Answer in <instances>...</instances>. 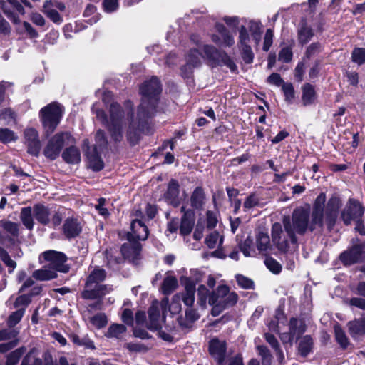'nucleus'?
<instances>
[{
  "mask_svg": "<svg viewBox=\"0 0 365 365\" xmlns=\"http://www.w3.org/2000/svg\"><path fill=\"white\" fill-rule=\"evenodd\" d=\"M125 109L117 103H111L108 119L106 113L93 105V113L103 125L108 128L112 140L120 143L123 140L124 126L128 124L126 137L128 141L132 145H136L143 133L148 129L149 121L154 115L152 111L143 110L142 107H138L136 115L133 111V104L131 101L125 102Z\"/></svg>",
  "mask_w": 365,
  "mask_h": 365,
  "instance_id": "f257e3e1",
  "label": "nucleus"
},
{
  "mask_svg": "<svg viewBox=\"0 0 365 365\" xmlns=\"http://www.w3.org/2000/svg\"><path fill=\"white\" fill-rule=\"evenodd\" d=\"M283 225L289 240L286 237L281 224L275 222L272 227V242L280 252L294 254L297 249V234L304 235L308 230L322 229L324 225L321 222L314 223L309 210L298 207L293 211L291 219L284 218Z\"/></svg>",
  "mask_w": 365,
  "mask_h": 365,
  "instance_id": "f03ea898",
  "label": "nucleus"
},
{
  "mask_svg": "<svg viewBox=\"0 0 365 365\" xmlns=\"http://www.w3.org/2000/svg\"><path fill=\"white\" fill-rule=\"evenodd\" d=\"M237 299V294L230 292L227 286H219L209 297L208 303L212 307L211 314L214 317L220 315L225 309L234 306Z\"/></svg>",
  "mask_w": 365,
  "mask_h": 365,
  "instance_id": "7ed1b4c3",
  "label": "nucleus"
},
{
  "mask_svg": "<svg viewBox=\"0 0 365 365\" xmlns=\"http://www.w3.org/2000/svg\"><path fill=\"white\" fill-rule=\"evenodd\" d=\"M140 93L142 96L141 103L138 107L143 106V110L152 111V114L156 113V106L161 93V84L158 78L153 76L145 81L140 87Z\"/></svg>",
  "mask_w": 365,
  "mask_h": 365,
  "instance_id": "20e7f679",
  "label": "nucleus"
},
{
  "mask_svg": "<svg viewBox=\"0 0 365 365\" xmlns=\"http://www.w3.org/2000/svg\"><path fill=\"white\" fill-rule=\"evenodd\" d=\"M40 113L44 133L49 136L60 123L62 116L61 109L58 104L52 103L43 108Z\"/></svg>",
  "mask_w": 365,
  "mask_h": 365,
  "instance_id": "39448f33",
  "label": "nucleus"
},
{
  "mask_svg": "<svg viewBox=\"0 0 365 365\" xmlns=\"http://www.w3.org/2000/svg\"><path fill=\"white\" fill-rule=\"evenodd\" d=\"M364 212V207L359 201L350 199L341 212V218L344 224L348 225L351 221H355V229L362 235H365V229H361V218Z\"/></svg>",
  "mask_w": 365,
  "mask_h": 365,
  "instance_id": "423d86ee",
  "label": "nucleus"
},
{
  "mask_svg": "<svg viewBox=\"0 0 365 365\" xmlns=\"http://www.w3.org/2000/svg\"><path fill=\"white\" fill-rule=\"evenodd\" d=\"M74 139L68 132H61L54 135L48 142L43 154L50 160H55L59 155L63 145L73 143Z\"/></svg>",
  "mask_w": 365,
  "mask_h": 365,
  "instance_id": "0eeeda50",
  "label": "nucleus"
},
{
  "mask_svg": "<svg viewBox=\"0 0 365 365\" xmlns=\"http://www.w3.org/2000/svg\"><path fill=\"white\" fill-rule=\"evenodd\" d=\"M41 256L48 262L49 267L56 272V271L63 273L68 272L69 267L66 264L67 257L64 253L51 250L43 252Z\"/></svg>",
  "mask_w": 365,
  "mask_h": 365,
  "instance_id": "6e6552de",
  "label": "nucleus"
},
{
  "mask_svg": "<svg viewBox=\"0 0 365 365\" xmlns=\"http://www.w3.org/2000/svg\"><path fill=\"white\" fill-rule=\"evenodd\" d=\"M203 50L207 59L216 64H222L234 71L237 66L230 56L224 51L217 50L211 45H204Z\"/></svg>",
  "mask_w": 365,
  "mask_h": 365,
  "instance_id": "1a4fd4ad",
  "label": "nucleus"
},
{
  "mask_svg": "<svg viewBox=\"0 0 365 365\" xmlns=\"http://www.w3.org/2000/svg\"><path fill=\"white\" fill-rule=\"evenodd\" d=\"M306 324L302 319L294 317L290 319L289 322V332L280 334V339L284 344H289L292 345L293 340L298 339L306 331Z\"/></svg>",
  "mask_w": 365,
  "mask_h": 365,
  "instance_id": "9d476101",
  "label": "nucleus"
},
{
  "mask_svg": "<svg viewBox=\"0 0 365 365\" xmlns=\"http://www.w3.org/2000/svg\"><path fill=\"white\" fill-rule=\"evenodd\" d=\"M339 259L346 266L365 261V242L355 245L343 252L340 255Z\"/></svg>",
  "mask_w": 365,
  "mask_h": 365,
  "instance_id": "9b49d317",
  "label": "nucleus"
},
{
  "mask_svg": "<svg viewBox=\"0 0 365 365\" xmlns=\"http://www.w3.org/2000/svg\"><path fill=\"white\" fill-rule=\"evenodd\" d=\"M148 236V229L141 220H133L131 232L128 233V241L145 240Z\"/></svg>",
  "mask_w": 365,
  "mask_h": 365,
  "instance_id": "f8f14e48",
  "label": "nucleus"
},
{
  "mask_svg": "<svg viewBox=\"0 0 365 365\" xmlns=\"http://www.w3.org/2000/svg\"><path fill=\"white\" fill-rule=\"evenodd\" d=\"M209 351L210 355L217 361L218 365H225L226 354V343L218 339H213L210 341Z\"/></svg>",
  "mask_w": 365,
  "mask_h": 365,
  "instance_id": "ddd939ff",
  "label": "nucleus"
},
{
  "mask_svg": "<svg viewBox=\"0 0 365 365\" xmlns=\"http://www.w3.org/2000/svg\"><path fill=\"white\" fill-rule=\"evenodd\" d=\"M201 54L197 49H191L187 56V63L182 67V76L184 78H188L192 73V68L199 66L201 64Z\"/></svg>",
  "mask_w": 365,
  "mask_h": 365,
  "instance_id": "4468645a",
  "label": "nucleus"
},
{
  "mask_svg": "<svg viewBox=\"0 0 365 365\" xmlns=\"http://www.w3.org/2000/svg\"><path fill=\"white\" fill-rule=\"evenodd\" d=\"M339 207V200L338 198L332 197L329 200L326 212L324 213V221L329 230H331L336 223Z\"/></svg>",
  "mask_w": 365,
  "mask_h": 365,
  "instance_id": "2eb2a0df",
  "label": "nucleus"
},
{
  "mask_svg": "<svg viewBox=\"0 0 365 365\" xmlns=\"http://www.w3.org/2000/svg\"><path fill=\"white\" fill-rule=\"evenodd\" d=\"M149 324L148 328L150 330H160L161 324L165 317L160 318V309L158 301H154L148 309Z\"/></svg>",
  "mask_w": 365,
  "mask_h": 365,
  "instance_id": "dca6fc26",
  "label": "nucleus"
},
{
  "mask_svg": "<svg viewBox=\"0 0 365 365\" xmlns=\"http://www.w3.org/2000/svg\"><path fill=\"white\" fill-rule=\"evenodd\" d=\"M354 292L362 297H354L346 300V304L365 311V281L359 282Z\"/></svg>",
  "mask_w": 365,
  "mask_h": 365,
  "instance_id": "f3484780",
  "label": "nucleus"
},
{
  "mask_svg": "<svg viewBox=\"0 0 365 365\" xmlns=\"http://www.w3.org/2000/svg\"><path fill=\"white\" fill-rule=\"evenodd\" d=\"M113 287L109 285L96 284L93 287L84 289L81 296L83 299H95L102 298L106 294L110 293Z\"/></svg>",
  "mask_w": 365,
  "mask_h": 365,
  "instance_id": "a211bd4d",
  "label": "nucleus"
},
{
  "mask_svg": "<svg viewBox=\"0 0 365 365\" xmlns=\"http://www.w3.org/2000/svg\"><path fill=\"white\" fill-rule=\"evenodd\" d=\"M179 193V183L177 180L173 179L168 183L167 191L164 194V198L168 203L177 207L180 203Z\"/></svg>",
  "mask_w": 365,
  "mask_h": 365,
  "instance_id": "6ab92c4d",
  "label": "nucleus"
},
{
  "mask_svg": "<svg viewBox=\"0 0 365 365\" xmlns=\"http://www.w3.org/2000/svg\"><path fill=\"white\" fill-rule=\"evenodd\" d=\"M2 9L6 16L12 20L14 23H18L19 19L14 14V11L23 14L24 9L21 4L18 0H7L6 4H2Z\"/></svg>",
  "mask_w": 365,
  "mask_h": 365,
  "instance_id": "aec40b11",
  "label": "nucleus"
},
{
  "mask_svg": "<svg viewBox=\"0 0 365 365\" xmlns=\"http://www.w3.org/2000/svg\"><path fill=\"white\" fill-rule=\"evenodd\" d=\"M182 282L185 286V293L182 295V301L185 305L191 307L195 302L196 282L189 277H183Z\"/></svg>",
  "mask_w": 365,
  "mask_h": 365,
  "instance_id": "412c9836",
  "label": "nucleus"
},
{
  "mask_svg": "<svg viewBox=\"0 0 365 365\" xmlns=\"http://www.w3.org/2000/svg\"><path fill=\"white\" fill-rule=\"evenodd\" d=\"M82 227L77 219L68 217L63 225V232L68 239L74 238L81 232Z\"/></svg>",
  "mask_w": 365,
  "mask_h": 365,
  "instance_id": "4be33fe9",
  "label": "nucleus"
},
{
  "mask_svg": "<svg viewBox=\"0 0 365 365\" xmlns=\"http://www.w3.org/2000/svg\"><path fill=\"white\" fill-rule=\"evenodd\" d=\"M326 201V195L321 193L316 198L311 212V217H314V222H321L324 225V207Z\"/></svg>",
  "mask_w": 365,
  "mask_h": 365,
  "instance_id": "5701e85b",
  "label": "nucleus"
},
{
  "mask_svg": "<svg viewBox=\"0 0 365 365\" xmlns=\"http://www.w3.org/2000/svg\"><path fill=\"white\" fill-rule=\"evenodd\" d=\"M256 247L259 252L262 255H266L272 253V247L267 232H258L256 235Z\"/></svg>",
  "mask_w": 365,
  "mask_h": 365,
  "instance_id": "b1692460",
  "label": "nucleus"
},
{
  "mask_svg": "<svg viewBox=\"0 0 365 365\" xmlns=\"http://www.w3.org/2000/svg\"><path fill=\"white\" fill-rule=\"evenodd\" d=\"M140 244L135 241H128V242L124 243L120 248L122 255L128 259H135L140 254Z\"/></svg>",
  "mask_w": 365,
  "mask_h": 365,
  "instance_id": "393cba45",
  "label": "nucleus"
},
{
  "mask_svg": "<svg viewBox=\"0 0 365 365\" xmlns=\"http://www.w3.org/2000/svg\"><path fill=\"white\" fill-rule=\"evenodd\" d=\"M33 215L36 220L43 225H46L50 222V210L42 204L34 205Z\"/></svg>",
  "mask_w": 365,
  "mask_h": 365,
  "instance_id": "a878e982",
  "label": "nucleus"
},
{
  "mask_svg": "<svg viewBox=\"0 0 365 365\" xmlns=\"http://www.w3.org/2000/svg\"><path fill=\"white\" fill-rule=\"evenodd\" d=\"M181 211L184 212L182 217L181 225L180 227V234L187 235L190 233L194 225V218L191 211H185L184 207H181Z\"/></svg>",
  "mask_w": 365,
  "mask_h": 365,
  "instance_id": "bb28decb",
  "label": "nucleus"
},
{
  "mask_svg": "<svg viewBox=\"0 0 365 365\" xmlns=\"http://www.w3.org/2000/svg\"><path fill=\"white\" fill-rule=\"evenodd\" d=\"M106 277V272L102 269H95L91 272L86 282L85 289H91L96 284L103 281Z\"/></svg>",
  "mask_w": 365,
  "mask_h": 365,
  "instance_id": "cd10ccee",
  "label": "nucleus"
},
{
  "mask_svg": "<svg viewBox=\"0 0 365 365\" xmlns=\"http://www.w3.org/2000/svg\"><path fill=\"white\" fill-rule=\"evenodd\" d=\"M62 158L67 163L78 164L81 161V153L76 147L70 146L63 152Z\"/></svg>",
  "mask_w": 365,
  "mask_h": 365,
  "instance_id": "c85d7f7f",
  "label": "nucleus"
},
{
  "mask_svg": "<svg viewBox=\"0 0 365 365\" xmlns=\"http://www.w3.org/2000/svg\"><path fill=\"white\" fill-rule=\"evenodd\" d=\"M298 41L302 44L308 43L314 36V31L305 21H302L297 31Z\"/></svg>",
  "mask_w": 365,
  "mask_h": 365,
  "instance_id": "c756f323",
  "label": "nucleus"
},
{
  "mask_svg": "<svg viewBox=\"0 0 365 365\" xmlns=\"http://www.w3.org/2000/svg\"><path fill=\"white\" fill-rule=\"evenodd\" d=\"M199 317L196 310L188 309L185 312V317L178 319L179 325L182 329H190L192 324L199 319Z\"/></svg>",
  "mask_w": 365,
  "mask_h": 365,
  "instance_id": "7c9ffc66",
  "label": "nucleus"
},
{
  "mask_svg": "<svg viewBox=\"0 0 365 365\" xmlns=\"http://www.w3.org/2000/svg\"><path fill=\"white\" fill-rule=\"evenodd\" d=\"M351 336L365 334V317L351 321L347 324Z\"/></svg>",
  "mask_w": 365,
  "mask_h": 365,
  "instance_id": "2f4dec72",
  "label": "nucleus"
},
{
  "mask_svg": "<svg viewBox=\"0 0 365 365\" xmlns=\"http://www.w3.org/2000/svg\"><path fill=\"white\" fill-rule=\"evenodd\" d=\"M313 339L309 335L302 337L298 345V351L303 357H306L312 351Z\"/></svg>",
  "mask_w": 365,
  "mask_h": 365,
  "instance_id": "473e14b6",
  "label": "nucleus"
},
{
  "mask_svg": "<svg viewBox=\"0 0 365 365\" xmlns=\"http://www.w3.org/2000/svg\"><path fill=\"white\" fill-rule=\"evenodd\" d=\"M42 11L56 24H61L63 21L58 12L53 9V3L51 0L46 1L43 6Z\"/></svg>",
  "mask_w": 365,
  "mask_h": 365,
  "instance_id": "72a5a7b5",
  "label": "nucleus"
},
{
  "mask_svg": "<svg viewBox=\"0 0 365 365\" xmlns=\"http://www.w3.org/2000/svg\"><path fill=\"white\" fill-rule=\"evenodd\" d=\"M262 24L260 22L255 21H250L248 23V27L247 28L248 30V33L251 34V36L256 44L258 46L262 37Z\"/></svg>",
  "mask_w": 365,
  "mask_h": 365,
  "instance_id": "f704fd0d",
  "label": "nucleus"
},
{
  "mask_svg": "<svg viewBox=\"0 0 365 365\" xmlns=\"http://www.w3.org/2000/svg\"><path fill=\"white\" fill-rule=\"evenodd\" d=\"M87 158L89 167L94 171H99L103 168V162L98 153V150H93L87 153Z\"/></svg>",
  "mask_w": 365,
  "mask_h": 365,
  "instance_id": "c9c22d12",
  "label": "nucleus"
},
{
  "mask_svg": "<svg viewBox=\"0 0 365 365\" xmlns=\"http://www.w3.org/2000/svg\"><path fill=\"white\" fill-rule=\"evenodd\" d=\"M33 207H26L21 210L20 219L23 225L29 230L34 228Z\"/></svg>",
  "mask_w": 365,
  "mask_h": 365,
  "instance_id": "e433bc0d",
  "label": "nucleus"
},
{
  "mask_svg": "<svg viewBox=\"0 0 365 365\" xmlns=\"http://www.w3.org/2000/svg\"><path fill=\"white\" fill-rule=\"evenodd\" d=\"M178 286V283L176 277L168 275L163 279L161 292L165 295H169L177 289Z\"/></svg>",
  "mask_w": 365,
  "mask_h": 365,
  "instance_id": "4c0bfd02",
  "label": "nucleus"
},
{
  "mask_svg": "<svg viewBox=\"0 0 365 365\" xmlns=\"http://www.w3.org/2000/svg\"><path fill=\"white\" fill-rule=\"evenodd\" d=\"M33 277L37 280L46 281L54 279L57 277L56 272L51 268H43L33 272Z\"/></svg>",
  "mask_w": 365,
  "mask_h": 365,
  "instance_id": "58836bf2",
  "label": "nucleus"
},
{
  "mask_svg": "<svg viewBox=\"0 0 365 365\" xmlns=\"http://www.w3.org/2000/svg\"><path fill=\"white\" fill-rule=\"evenodd\" d=\"M191 205L196 208L200 209L205 203V193L200 187H197L193 191L191 196Z\"/></svg>",
  "mask_w": 365,
  "mask_h": 365,
  "instance_id": "ea45409f",
  "label": "nucleus"
},
{
  "mask_svg": "<svg viewBox=\"0 0 365 365\" xmlns=\"http://www.w3.org/2000/svg\"><path fill=\"white\" fill-rule=\"evenodd\" d=\"M240 249L245 257H255L256 255L253 240L250 236H248L245 241L240 245Z\"/></svg>",
  "mask_w": 365,
  "mask_h": 365,
  "instance_id": "a19ab883",
  "label": "nucleus"
},
{
  "mask_svg": "<svg viewBox=\"0 0 365 365\" xmlns=\"http://www.w3.org/2000/svg\"><path fill=\"white\" fill-rule=\"evenodd\" d=\"M315 99L314 87L309 84H305L302 88V101L304 106L312 104Z\"/></svg>",
  "mask_w": 365,
  "mask_h": 365,
  "instance_id": "79ce46f5",
  "label": "nucleus"
},
{
  "mask_svg": "<svg viewBox=\"0 0 365 365\" xmlns=\"http://www.w3.org/2000/svg\"><path fill=\"white\" fill-rule=\"evenodd\" d=\"M264 338L266 341L272 347L275 351L276 355L279 360L282 361L284 359V354L282 350L280 349L279 344L276 337L269 333L264 334Z\"/></svg>",
  "mask_w": 365,
  "mask_h": 365,
  "instance_id": "37998d69",
  "label": "nucleus"
},
{
  "mask_svg": "<svg viewBox=\"0 0 365 365\" xmlns=\"http://www.w3.org/2000/svg\"><path fill=\"white\" fill-rule=\"evenodd\" d=\"M95 145L93 150H103L106 149L108 145V140L103 130H97L95 135Z\"/></svg>",
  "mask_w": 365,
  "mask_h": 365,
  "instance_id": "c03bdc74",
  "label": "nucleus"
},
{
  "mask_svg": "<svg viewBox=\"0 0 365 365\" xmlns=\"http://www.w3.org/2000/svg\"><path fill=\"white\" fill-rule=\"evenodd\" d=\"M334 334L336 340L339 343L340 346L342 349H346L349 344V341L344 331L340 326L336 325L334 327Z\"/></svg>",
  "mask_w": 365,
  "mask_h": 365,
  "instance_id": "a18cd8bd",
  "label": "nucleus"
},
{
  "mask_svg": "<svg viewBox=\"0 0 365 365\" xmlns=\"http://www.w3.org/2000/svg\"><path fill=\"white\" fill-rule=\"evenodd\" d=\"M126 331L123 324H115L109 327L106 336L108 338H120Z\"/></svg>",
  "mask_w": 365,
  "mask_h": 365,
  "instance_id": "49530a36",
  "label": "nucleus"
},
{
  "mask_svg": "<svg viewBox=\"0 0 365 365\" xmlns=\"http://www.w3.org/2000/svg\"><path fill=\"white\" fill-rule=\"evenodd\" d=\"M258 354L262 358V365H271L272 356L267 346L263 345L257 346Z\"/></svg>",
  "mask_w": 365,
  "mask_h": 365,
  "instance_id": "de8ad7c7",
  "label": "nucleus"
},
{
  "mask_svg": "<svg viewBox=\"0 0 365 365\" xmlns=\"http://www.w3.org/2000/svg\"><path fill=\"white\" fill-rule=\"evenodd\" d=\"M211 293H210L207 288L205 287V285H200L197 289V303L200 304V306L205 307L207 300H209V297Z\"/></svg>",
  "mask_w": 365,
  "mask_h": 365,
  "instance_id": "09e8293b",
  "label": "nucleus"
},
{
  "mask_svg": "<svg viewBox=\"0 0 365 365\" xmlns=\"http://www.w3.org/2000/svg\"><path fill=\"white\" fill-rule=\"evenodd\" d=\"M72 341L78 345L83 346L86 349H94L95 346L92 340L87 336L80 338L78 335L73 334L71 336Z\"/></svg>",
  "mask_w": 365,
  "mask_h": 365,
  "instance_id": "8fccbe9b",
  "label": "nucleus"
},
{
  "mask_svg": "<svg viewBox=\"0 0 365 365\" xmlns=\"http://www.w3.org/2000/svg\"><path fill=\"white\" fill-rule=\"evenodd\" d=\"M90 322L93 326L97 329H101L104 327L107 323V317L103 313H98L96 315L90 318Z\"/></svg>",
  "mask_w": 365,
  "mask_h": 365,
  "instance_id": "3c124183",
  "label": "nucleus"
},
{
  "mask_svg": "<svg viewBox=\"0 0 365 365\" xmlns=\"http://www.w3.org/2000/svg\"><path fill=\"white\" fill-rule=\"evenodd\" d=\"M24 314V309L20 308L16 311L12 312L7 320V325L9 327H13L17 324L22 319Z\"/></svg>",
  "mask_w": 365,
  "mask_h": 365,
  "instance_id": "603ef678",
  "label": "nucleus"
},
{
  "mask_svg": "<svg viewBox=\"0 0 365 365\" xmlns=\"http://www.w3.org/2000/svg\"><path fill=\"white\" fill-rule=\"evenodd\" d=\"M17 136L9 128H0V142L3 143H9L16 141Z\"/></svg>",
  "mask_w": 365,
  "mask_h": 365,
  "instance_id": "864d4df0",
  "label": "nucleus"
},
{
  "mask_svg": "<svg viewBox=\"0 0 365 365\" xmlns=\"http://www.w3.org/2000/svg\"><path fill=\"white\" fill-rule=\"evenodd\" d=\"M240 55L245 63H252L254 59V53L250 46H238Z\"/></svg>",
  "mask_w": 365,
  "mask_h": 365,
  "instance_id": "5fc2aeb1",
  "label": "nucleus"
},
{
  "mask_svg": "<svg viewBox=\"0 0 365 365\" xmlns=\"http://www.w3.org/2000/svg\"><path fill=\"white\" fill-rule=\"evenodd\" d=\"M250 37L245 26H241L239 29L238 46H250Z\"/></svg>",
  "mask_w": 365,
  "mask_h": 365,
  "instance_id": "6e6d98bb",
  "label": "nucleus"
},
{
  "mask_svg": "<svg viewBox=\"0 0 365 365\" xmlns=\"http://www.w3.org/2000/svg\"><path fill=\"white\" fill-rule=\"evenodd\" d=\"M26 349L24 347L16 349L12 351L8 356L6 360V365H16L19 359L25 353Z\"/></svg>",
  "mask_w": 365,
  "mask_h": 365,
  "instance_id": "4d7b16f0",
  "label": "nucleus"
},
{
  "mask_svg": "<svg viewBox=\"0 0 365 365\" xmlns=\"http://www.w3.org/2000/svg\"><path fill=\"white\" fill-rule=\"evenodd\" d=\"M0 258L6 266L10 269L9 272H11L16 267V263L11 259L8 252L1 247H0Z\"/></svg>",
  "mask_w": 365,
  "mask_h": 365,
  "instance_id": "13d9d810",
  "label": "nucleus"
},
{
  "mask_svg": "<svg viewBox=\"0 0 365 365\" xmlns=\"http://www.w3.org/2000/svg\"><path fill=\"white\" fill-rule=\"evenodd\" d=\"M19 331L13 327H9L3 330H0V341L3 340H14L17 339L16 337Z\"/></svg>",
  "mask_w": 365,
  "mask_h": 365,
  "instance_id": "bf43d9fd",
  "label": "nucleus"
},
{
  "mask_svg": "<svg viewBox=\"0 0 365 365\" xmlns=\"http://www.w3.org/2000/svg\"><path fill=\"white\" fill-rule=\"evenodd\" d=\"M351 58L353 62L359 66L365 63V48H356L352 51Z\"/></svg>",
  "mask_w": 365,
  "mask_h": 365,
  "instance_id": "052dcab7",
  "label": "nucleus"
},
{
  "mask_svg": "<svg viewBox=\"0 0 365 365\" xmlns=\"http://www.w3.org/2000/svg\"><path fill=\"white\" fill-rule=\"evenodd\" d=\"M264 264L267 269L275 274H279L282 271L281 264L272 257H267L264 260Z\"/></svg>",
  "mask_w": 365,
  "mask_h": 365,
  "instance_id": "680f3d73",
  "label": "nucleus"
},
{
  "mask_svg": "<svg viewBox=\"0 0 365 365\" xmlns=\"http://www.w3.org/2000/svg\"><path fill=\"white\" fill-rule=\"evenodd\" d=\"M219 241V244L221 245L222 242V238H220V235L217 232H213L210 233L205 238V243L209 248H215L217 245V242Z\"/></svg>",
  "mask_w": 365,
  "mask_h": 365,
  "instance_id": "e2e57ef3",
  "label": "nucleus"
},
{
  "mask_svg": "<svg viewBox=\"0 0 365 365\" xmlns=\"http://www.w3.org/2000/svg\"><path fill=\"white\" fill-rule=\"evenodd\" d=\"M31 296L28 294H22L16 299L14 303V307L17 309L20 308H24L25 309L26 307L31 303Z\"/></svg>",
  "mask_w": 365,
  "mask_h": 365,
  "instance_id": "0e129e2a",
  "label": "nucleus"
},
{
  "mask_svg": "<svg viewBox=\"0 0 365 365\" xmlns=\"http://www.w3.org/2000/svg\"><path fill=\"white\" fill-rule=\"evenodd\" d=\"M282 91L284 92V95L285 96V101L289 103H292L295 95L294 87L292 83H283L282 84Z\"/></svg>",
  "mask_w": 365,
  "mask_h": 365,
  "instance_id": "69168bd1",
  "label": "nucleus"
},
{
  "mask_svg": "<svg viewBox=\"0 0 365 365\" xmlns=\"http://www.w3.org/2000/svg\"><path fill=\"white\" fill-rule=\"evenodd\" d=\"M236 279L237 282V284L240 287H241L243 289H253L254 288V282L243 275L238 274L236 276Z\"/></svg>",
  "mask_w": 365,
  "mask_h": 365,
  "instance_id": "338daca9",
  "label": "nucleus"
},
{
  "mask_svg": "<svg viewBox=\"0 0 365 365\" xmlns=\"http://www.w3.org/2000/svg\"><path fill=\"white\" fill-rule=\"evenodd\" d=\"M21 365H42V362L34 352H30L23 359Z\"/></svg>",
  "mask_w": 365,
  "mask_h": 365,
  "instance_id": "774afa93",
  "label": "nucleus"
}]
</instances>
